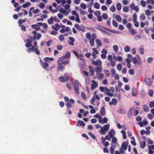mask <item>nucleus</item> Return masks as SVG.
I'll use <instances>...</instances> for the list:
<instances>
[{
    "instance_id": "obj_1",
    "label": "nucleus",
    "mask_w": 154,
    "mask_h": 154,
    "mask_svg": "<svg viewBox=\"0 0 154 154\" xmlns=\"http://www.w3.org/2000/svg\"><path fill=\"white\" fill-rule=\"evenodd\" d=\"M110 127V125L107 124L100 127V130L99 132L102 135H105L109 130Z\"/></svg>"
},
{
    "instance_id": "obj_2",
    "label": "nucleus",
    "mask_w": 154,
    "mask_h": 154,
    "mask_svg": "<svg viewBox=\"0 0 154 154\" xmlns=\"http://www.w3.org/2000/svg\"><path fill=\"white\" fill-rule=\"evenodd\" d=\"M30 47H31V48H29L26 50L28 52L30 53L31 51L32 52H34L37 55H39L40 54V52L38 50V47H37L35 48V47L33 45L30 46Z\"/></svg>"
},
{
    "instance_id": "obj_3",
    "label": "nucleus",
    "mask_w": 154,
    "mask_h": 154,
    "mask_svg": "<svg viewBox=\"0 0 154 154\" xmlns=\"http://www.w3.org/2000/svg\"><path fill=\"white\" fill-rule=\"evenodd\" d=\"M128 143L126 142H123L121 146V147L119 148V151L120 153H124L125 151L126 150Z\"/></svg>"
},
{
    "instance_id": "obj_4",
    "label": "nucleus",
    "mask_w": 154,
    "mask_h": 154,
    "mask_svg": "<svg viewBox=\"0 0 154 154\" xmlns=\"http://www.w3.org/2000/svg\"><path fill=\"white\" fill-rule=\"evenodd\" d=\"M75 93L77 94H79V83L77 80H75L73 83Z\"/></svg>"
},
{
    "instance_id": "obj_5",
    "label": "nucleus",
    "mask_w": 154,
    "mask_h": 154,
    "mask_svg": "<svg viewBox=\"0 0 154 154\" xmlns=\"http://www.w3.org/2000/svg\"><path fill=\"white\" fill-rule=\"evenodd\" d=\"M136 56L137 57L138 60H137V59L136 57H133L132 58V62L134 64L137 63L139 65L141 63V58L138 55H137Z\"/></svg>"
},
{
    "instance_id": "obj_6",
    "label": "nucleus",
    "mask_w": 154,
    "mask_h": 154,
    "mask_svg": "<svg viewBox=\"0 0 154 154\" xmlns=\"http://www.w3.org/2000/svg\"><path fill=\"white\" fill-rule=\"evenodd\" d=\"M96 38L97 36L95 34L93 33L92 35L91 38L90 39L89 41L90 45L91 46H94V40Z\"/></svg>"
},
{
    "instance_id": "obj_7",
    "label": "nucleus",
    "mask_w": 154,
    "mask_h": 154,
    "mask_svg": "<svg viewBox=\"0 0 154 154\" xmlns=\"http://www.w3.org/2000/svg\"><path fill=\"white\" fill-rule=\"evenodd\" d=\"M92 64L96 66H100L102 65V62L100 60L98 59L97 60L95 61L93 59H91Z\"/></svg>"
},
{
    "instance_id": "obj_8",
    "label": "nucleus",
    "mask_w": 154,
    "mask_h": 154,
    "mask_svg": "<svg viewBox=\"0 0 154 154\" xmlns=\"http://www.w3.org/2000/svg\"><path fill=\"white\" fill-rule=\"evenodd\" d=\"M91 82L92 83L91 84V90H93L98 87V83L97 82L94 80H92Z\"/></svg>"
},
{
    "instance_id": "obj_9",
    "label": "nucleus",
    "mask_w": 154,
    "mask_h": 154,
    "mask_svg": "<svg viewBox=\"0 0 154 154\" xmlns=\"http://www.w3.org/2000/svg\"><path fill=\"white\" fill-rule=\"evenodd\" d=\"M130 6L131 7V10H135L136 12L138 11L139 8L137 6L135 5L134 3H131L130 5Z\"/></svg>"
},
{
    "instance_id": "obj_10",
    "label": "nucleus",
    "mask_w": 154,
    "mask_h": 154,
    "mask_svg": "<svg viewBox=\"0 0 154 154\" xmlns=\"http://www.w3.org/2000/svg\"><path fill=\"white\" fill-rule=\"evenodd\" d=\"M75 103L74 100L73 99H71L70 100L69 102H68L67 103L66 106L68 108H71L72 105H73Z\"/></svg>"
},
{
    "instance_id": "obj_11",
    "label": "nucleus",
    "mask_w": 154,
    "mask_h": 154,
    "mask_svg": "<svg viewBox=\"0 0 154 154\" xmlns=\"http://www.w3.org/2000/svg\"><path fill=\"white\" fill-rule=\"evenodd\" d=\"M92 51L93 52H92V55L94 59H96L97 57L96 54H98V52L96 48H93L92 49Z\"/></svg>"
},
{
    "instance_id": "obj_12",
    "label": "nucleus",
    "mask_w": 154,
    "mask_h": 154,
    "mask_svg": "<svg viewBox=\"0 0 154 154\" xmlns=\"http://www.w3.org/2000/svg\"><path fill=\"white\" fill-rule=\"evenodd\" d=\"M57 65L58 71H63L64 69V67L63 66L61 62H59V61H58Z\"/></svg>"
},
{
    "instance_id": "obj_13",
    "label": "nucleus",
    "mask_w": 154,
    "mask_h": 154,
    "mask_svg": "<svg viewBox=\"0 0 154 154\" xmlns=\"http://www.w3.org/2000/svg\"><path fill=\"white\" fill-rule=\"evenodd\" d=\"M40 64L42 66L45 70H47V68L49 66L48 64L45 62L44 63L42 62V60L40 59Z\"/></svg>"
},
{
    "instance_id": "obj_14",
    "label": "nucleus",
    "mask_w": 154,
    "mask_h": 154,
    "mask_svg": "<svg viewBox=\"0 0 154 154\" xmlns=\"http://www.w3.org/2000/svg\"><path fill=\"white\" fill-rule=\"evenodd\" d=\"M74 26L77 29L79 30H80L83 32L85 31V29L83 27L82 25L79 26L78 24H75Z\"/></svg>"
},
{
    "instance_id": "obj_15",
    "label": "nucleus",
    "mask_w": 154,
    "mask_h": 154,
    "mask_svg": "<svg viewBox=\"0 0 154 154\" xmlns=\"http://www.w3.org/2000/svg\"><path fill=\"white\" fill-rule=\"evenodd\" d=\"M32 42V41L31 40L28 38L27 39L26 41L25 40V42H27V43L25 44V46L27 48H29L30 47V46L32 45L31 44Z\"/></svg>"
},
{
    "instance_id": "obj_16",
    "label": "nucleus",
    "mask_w": 154,
    "mask_h": 154,
    "mask_svg": "<svg viewBox=\"0 0 154 154\" xmlns=\"http://www.w3.org/2000/svg\"><path fill=\"white\" fill-rule=\"evenodd\" d=\"M144 81L148 85H151L152 84V81L150 78H146L144 79Z\"/></svg>"
},
{
    "instance_id": "obj_17",
    "label": "nucleus",
    "mask_w": 154,
    "mask_h": 154,
    "mask_svg": "<svg viewBox=\"0 0 154 154\" xmlns=\"http://www.w3.org/2000/svg\"><path fill=\"white\" fill-rule=\"evenodd\" d=\"M59 11L60 13H62L65 15L66 16L69 13L70 11V10L69 11H66L63 8H61L59 10Z\"/></svg>"
},
{
    "instance_id": "obj_18",
    "label": "nucleus",
    "mask_w": 154,
    "mask_h": 154,
    "mask_svg": "<svg viewBox=\"0 0 154 154\" xmlns=\"http://www.w3.org/2000/svg\"><path fill=\"white\" fill-rule=\"evenodd\" d=\"M99 89L100 91L102 92L105 91L109 92L110 91V90L106 87H103L100 86L99 87Z\"/></svg>"
},
{
    "instance_id": "obj_19",
    "label": "nucleus",
    "mask_w": 154,
    "mask_h": 154,
    "mask_svg": "<svg viewBox=\"0 0 154 154\" xmlns=\"http://www.w3.org/2000/svg\"><path fill=\"white\" fill-rule=\"evenodd\" d=\"M99 122L100 123L102 124H104V123H106L107 122L108 119L106 117L104 118L103 119H102L101 118L99 120Z\"/></svg>"
},
{
    "instance_id": "obj_20",
    "label": "nucleus",
    "mask_w": 154,
    "mask_h": 154,
    "mask_svg": "<svg viewBox=\"0 0 154 154\" xmlns=\"http://www.w3.org/2000/svg\"><path fill=\"white\" fill-rule=\"evenodd\" d=\"M116 134V131L113 129L110 130L108 132V134L111 136V137H114L113 136Z\"/></svg>"
},
{
    "instance_id": "obj_21",
    "label": "nucleus",
    "mask_w": 154,
    "mask_h": 154,
    "mask_svg": "<svg viewBox=\"0 0 154 154\" xmlns=\"http://www.w3.org/2000/svg\"><path fill=\"white\" fill-rule=\"evenodd\" d=\"M102 68L100 66H97L96 67L95 69V72L97 74H99L100 72H102Z\"/></svg>"
},
{
    "instance_id": "obj_22",
    "label": "nucleus",
    "mask_w": 154,
    "mask_h": 154,
    "mask_svg": "<svg viewBox=\"0 0 154 154\" xmlns=\"http://www.w3.org/2000/svg\"><path fill=\"white\" fill-rule=\"evenodd\" d=\"M52 28L55 30L57 31L60 29V26L58 24H56L55 25L52 26Z\"/></svg>"
},
{
    "instance_id": "obj_23",
    "label": "nucleus",
    "mask_w": 154,
    "mask_h": 154,
    "mask_svg": "<svg viewBox=\"0 0 154 154\" xmlns=\"http://www.w3.org/2000/svg\"><path fill=\"white\" fill-rule=\"evenodd\" d=\"M98 29L100 30L101 33L103 34L107 35L108 36H110L111 34L109 32L99 28H98Z\"/></svg>"
},
{
    "instance_id": "obj_24",
    "label": "nucleus",
    "mask_w": 154,
    "mask_h": 154,
    "mask_svg": "<svg viewBox=\"0 0 154 154\" xmlns=\"http://www.w3.org/2000/svg\"><path fill=\"white\" fill-rule=\"evenodd\" d=\"M41 34L39 33L37 34L36 35H35L34 36L33 40H39L41 38Z\"/></svg>"
},
{
    "instance_id": "obj_25",
    "label": "nucleus",
    "mask_w": 154,
    "mask_h": 154,
    "mask_svg": "<svg viewBox=\"0 0 154 154\" xmlns=\"http://www.w3.org/2000/svg\"><path fill=\"white\" fill-rule=\"evenodd\" d=\"M85 125V124L82 121H79L76 124L77 126H82L84 127Z\"/></svg>"
},
{
    "instance_id": "obj_26",
    "label": "nucleus",
    "mask_w": 154,
    "mask_h": 154,
    "mask_svg": "<svg viewBox=\"0 0 154 154\" xmlns=\"http://www.w3.org/2000/svg\"><path fill=\"white\" fill-rule=\"evenodd\" d=\"M117 103V100L116 98H113L111 101L109 102V104L111 105H116Z\"/></svg>"
},
{
    "instance_id": "obj_27",
    "label": "nucleus",
    "mask_w": 154,
    "mask_h": 154,
    "mask_svg": "<svg viewBox=\"0 0 154 154\" xmlns=\"http://www.w3.org/2000/svg\"><path fill=\"white\" fill-rule=\"evenodd\" d=\"M97 74V75L96 76V77L98 80H100L103 78L104 75L103 73H99Z\"/></svg>"
},
{
    "instance_id": "obj_28",
    "label": "nucleus",
    "mask_w": 154,
    "mask_h": 154,
    "mask_svg": "<svg viewBox=\"0 0 154 154\" xmlns=\"http://www.w3.org/2000/svg\"><path fill=\"white\" fill-rule=\"evenodd\" d=\"M133 109H130L128 112V116L129 118H131L133 114Z\"/></svg>"
},
{
    "instance_id": "obj_29",
    "label": "nucleus",
    "mask_w": 154,
    "mask_h": 154,
    "mask_svg": "<svg viewBox=\"0 0 154 154\" xmlns=\"http://www.w3.org/2000/svg\"><path fill=\"white\" fill-rule=\"evenodd\" d=\"M100 113L102 116H104L106 114V111L104 106H103L101 108Z\"/></svg>"
},
{
    "instance_id": "obj_30",
    "label": "nucleus",
    "mask_w": 154,
    "mask_h": 154,
    "mask_svg": "<svg viewBox=\"0 0 154 154\" xmlns=\"http://www.w3.org/2000/svg\"><path fill=\"white\" fill-rule=\"evenodd\" d=\"M69 39L71 41V42H69L68 41L70 45H74V42H75V39L74 38L72 37H69Z\"/></svg>"
},
{
    "instance_id": "obj_31",
    "label": "nucleus",
    "mask_w": 154,
    "mask_h": 154,
    "mask_svg": "<svg viewBox=\"0 0 154 154\" xmlns=\"http://www.w3.org/2000/svg\"><path fill=\"white\" fill-rule=\"evenodd\" d=\"M132 95L133 96H136L137 95V91L135 88L134 87L133 88L132 90Z\"/></svg>"
},
{
    "instance_id": "obj_32",
    "label": "nucleus",
    "mask_w": 154,
    "mask_h": 154,
    "mask_svg": "<svg viewBox=\"0 0 154 154\" xmlns=\"http://www.w3.org/2000/svg\"><path fill=\"white\" fill-rule=\"evenodd\" d=\"M139 51L140 54L142 55L144 53V47L143 45H140L139 48Z\"/></svg>"
},
{
    "instance_id": "obj_33",
    "label": "nucleus",
    "mask_w": 154,
    "mask_h": 154,
    "mask_svg": "<svg viewBox=\"0 0 154 154\" xmlns=\"http://www.w3.org/2000/svg\"><path fill=\"white\" fill-rule=\"evenodd\" d=\"M31 27L33 29H35L36 31H38L40 29V28L37 26L36 24L32 25Z\"/></svg>"
},
{
    "instance_id": "obj_34",
    "label": "nucleus",
    "mask_w": 154,
    "mask_h": 154,
    "mask_svg": "<svg viewBox=\"0 0 154 154\" xmlns=\"http://www.w3.org/2000/svg\"><path fill=\"white\" fill-rule=\"evenodd\" d=\"M48 23L50 24H52L54 23V19L53 17H52L50 18L48 20Z\"/></svg>"
},
{
    "instance_id": "obj_35",
    "label": "nucleus",
    "mask_w": 154,
    "mask_h": 154,
    "mask_svg": "<svg viewBox=\"0 0 154 154\" xmlns=\"http://www.w3.org/2000/svg\"><path fill=\"white\" fill-rule=\"evenodd\" d=\"M143 108L145 112H148L149 111L148 107L146 105H143Z\"/></svg>"
},
{
    "instance_id": "obj_36",
    "label": "nucleus",
    "mask_w": 154,
    "mask_h": 154,
    "mask_svg": "<svg viewBox=\"0 0 154 154\" xmlns=\"http://www.w3.org/2000/svg\"><path fill=\"white\" fill-rule=\"evenodd\" d=\"M129 32L132 34L134 35L137 33V32L132 28H130L129 30Z\"/></svg>"
},
{
    "instance_id": "obj_37",
    "label": "nucleus",
    "mask_w": 154,
    "mask_h": 154,
    "mask_svg": "<svg viewBox=\"0 0 154 154\" xmlns=\"http://www.w3.org/2000/svg\"><path fill=\"white\" fill-rule=\"evenodd\" d=\"M96 44L99 47L101 46L102 45L101 41L98 39H97L96 41Z\"/></svg>"
},
{
    "instance_id": "obj_38",
    "label": "nucleus",
    "mask_w": 154,
    "mask_h": 154,
    "mask_svg": "<svg viewBox=\"0 0 154 154\" xmlns=\"http://www.w3.org/2000/svg\"><path fill=\"white\" fill-rule=\"evenodd\" d=\"M31 5V3L29 2H27L25 4H23L22 6L24 8H25Z\"/></svg>"
},
{
    "instance_id": "obj_39",
    "label": "nucleus",
    "mask_w": 154,
    "mask_h": 154,
    "mask_svg": "<svg viewBox=\"0 0 154 154\" xmlns=\"http://www.w3.org/2000/svg\"><path fill=\"white\" fill-rule=\"evenodd\" d=\"M146 145V142L145 141H142L140 143V147L142 148H144Z\"/></svg>"
},
{
    "instance_id": "obj_40",
    "label": "nucleus",
    "mask_w": 154,
    "mask_h": 154,
    "mask_svg": "<svg viewBox=\"0 0 154 154\" xmlns=\"http://www.w3.org/2000/svg\"><path fill=\"white\" fill-rule=\"evenodd\" d=\"M112 140L111 142L112 143H117V140L116 137H112Z\"/></svg>"
},
{
    "instance_id": "obj_41",
    "label": "nucleus",
    "mask_w": 154,
    "mask_h": 154,
    "mask_svg": "<svg viewBox=\"0 0 154 154\" xmlns=\"http://www.w3.org/2000/svg\"><path fill=\"white\" fill-rule=\"evenodd\" d=\"M89 67H90V72L91 73V76H92L94 74V71L91 67L89 66Z\"/></svg>"
},
{
    "instance_id": "obj_42",
    "label": "nucleus",
    "mask_w": 154,
    "mask_h": 154,
    "mask_svg": "<svg viewBox=\"0 0 154 154\" xmlns=\"http://www.w3.org/2000/svg\"><path fill=\"white\" fill-rule=\"evenodd\" d=\"M95 97L94 96H93V97L91 98V99L90 100V102H91V103L92 104H93L94 105H95V104L94 103V102H95Z\"/></svg>"
},
{
    "instance_id": "obj_43",
    "label": "nucleus",
    "mask_w": 154,
    "mask_h": 154,
    "mask_svg": "<svg viewBox=\"0 0 154 154\" xmlns=\"http://www.w3.org/2000/svg\"><path fill=\"white\" fill-rule=\"evenodd\" d=\"M121 133L122 134L123 138L124 139H126V132L124 130H122L121 131Z\"/></svg>"
},
{
    "instance_id": "obj_44",
    "label": "nucleus",
    "mask_w": 154,
    "mask_h": 154,
    "mask_svg": "<svg viewBox=\"0 0 154 154\" xmlns=\"http://www.w3.org/2000/svg\"><path fill=\"white\" fill-rule=\"evenodd\" d=\"M54 60V59L52 57H47L45 58V60L46 62H48L49 61H53Z\"/></svg>"
},
{
    "instance_id": "obj_45",
    "label": "nucleus",
    "mask_w": 154,
    "mask_h": 154,
    "mask_svg": "<svg viewBox=\"0 0 154 154\" xmlns=\"http://www.w3.org/2000/svg\"><path fill=\"white\" fill-rule=\"evenodd\" d=\"M140 20H143L146 19V17L144 14H141L140 16Z\"/></svg>"
},
{
    "instance_id": "obj_46",
    "label": "nucleus",
    "mask_w": 154,
    "mask_h": 154,
    "mask_svg": "<svg viewBox=\"0 0 154 154\" xmlns=\"http://www.w3.org/2000/svg\"><path fill=\"white\" fill-rule=\"evenodd\" d=\"M124 50L126 52H128L130 51V48L128 46H126L125 47Z\"/></svg>"
},
{
    "instance_id": "obj_47",
    "label": "nucleus",
    "mask_w": 154,
    "mask_h": 154,
    "mask_svg": "<svg viewBox=\"0 0 154 154\" xmlns=\"http://www.w3.org/2000/svg\"><path fill=\"white\" fill-rule=\"evenodd\" d=\"M116 20L119 21L121 22L122 21V19L120 16L119 15H116L115 17Z\"/></svg>"
},
{
    "instance_id": "obj_48",
    "label": "nucleus",
    "mask_w": 154,
    "mask_h": 154,
    "mask_svg": "<svg viewBox=\"0 0 154 154\" xmlns=\"http://www.w3.org/2000/svg\"><path fill=\"white\" fill-rule=\"evenodd\" d=\"M26 19L19 20L18 21V24L19 25V26H20V24L25 22L26 21Z\"/></svg>"
},
{
    "instance_id": "obj_49",
    "label": "nucleus",
    "mask_w": 154,
    "mask_h": 154,
    "mask_svg": "<svg viewBox=\"0 0 154 154\" xmlns=\"http://www.w3.org/2000/svg\"><path fill=\"white\" fill-rule=\"evenodd\" d=\"M104 71L105 73L106 76V77H108L109 76V75H110V74L109 73V70L106 69V70H104Z\"/></svg>"
},
{
    "instance_id": "obj_50",
    "label": "nucleus",
    "mask_w": 154,
    "mask_h": 154,
    "mask_svg": "<svg viewBox=\"0 0 154 154\" xmlns=\"http://www.w3.org/2000/svg\"><path fill=\"white\" fill-rule=\"evenodd\" d=\"M113 50L115 52L118 51V46L116 45H114L113 46Z\"/></svg>"
},
{
    "instance_id": "obj_51",
    "label": "nucleus",
    "mask_w": 154,
    "mask_h": 154,
    "mask_svg": "<svg viewBox=\"0 0 154 154\" xmlns=\"http://www.w3.org/2000/svg\"><path fill=\"white\" fill-rule=\"evenodd\" d=\"M66 58H67L66 57V56L65 55H64L61 57H59L58 61H59V62H61V61H62V60H64Z\"/></svg>"
},
{
    "instance_id": "obj_52",
    "label": "nucleus",
    "mask_w": 154,
    "mask_h": 154,
    "mask_svg": "<svg viewBox=\"0 0 154 154\" xmlns=\"http://www.w3.org/2000/svg\"><path fill=\"white\" fill-rule=\"evenodd\" d=\"M112 24L113 26L115 27H117L118 26V24L115 20H113L112 21Z\"/></svg>"
},
{
    "instance_id": "obj_53",
    "label": "nucleus",
    "mask_w": 154,
    "mask_h": 154,
    "mask_svg": "<svg viewBox=\"0 0 154 154\" xmlns=\"http://www.w3.org/2000/svg\"><path fill=\"white\" fill-rule=\"evenodd\" d=\"M110 72L112 76H114V75L116 74V71L115 69L113 68L111 69Z\"/></svg>"
},
{
    "instance_id": "obj_54",
    "label": "nucleus",
    "mask_w": 154,
    "mask_h": 154,
    "mask_svg": "<svg viewBox=\"0 0 154 154\" xmlns=\"http://www.w3.org/2000/svg\"><path fill=\"white\" fill-rule=\"evenodd\" d=\"M110 9L112 12H114L116 10V8L114 5H113L112 6H111L110 8Z\"/></svg>"
},
{
    "instance_id": "obj_55",
    "label": "nucleus",
    "mask_w": 154,
    "mask_h": 154,
    "mask_svg": "<svg viewBox=\"0 0 154 154\" xmlns=\"http://www.w3.org/2000/svg\"><path fill=\"white\" fill-rule=\"evenodd\" d=\"M94 7L96 9H98L100 7V4L98 2H96L94 4Z\"/></svg>"
},
{
    "instance_id": "obj_56",
    "label": "nucleus",
    "mask_w": 154,
    "mask_h": 154,
    "mask_svg": "<svg viewBox=\"0 0 154 154\" xmlns=\"http://www.w3.org/2000/svg\"><path fill=\"white\" fill-rule=\"evenodd\" d=\"M86 38L89 39H90L91 38V36L89 32L87 33L86 34Z\"/></svg>"
},
{
    "instance_id": "obj_57",
    "label": "nucleus",
    "mask_w": 154,
    "mask_h": 154,
    "mask_svg": "<svg viewBox=\"0 0 154 154\" xmlns=\"http://www.w3.org/2000/svg\"><path fill=\"white\" fill-rule=\"evenodd\" d=\"M59 39L60 41L62 42L64 40V38L63 35H60L59 37Z\"/></svg>"
},
{
    "instance_id": "obj_58",
    "label": "nucleus",
    "mask_w": 154,
    "mask_h": 154,
    "mask_svg": "<svg viewBox=\"0 0 154 154\" xmlns=\"http://www.w3.org/2000/svg\"><path fill=\"white\" fill-rule=\"evenodd\" d=\"M116 8L118 11H120L121 9L122 8L121 4L119 3H118L117 4Z\"/></svg>"
},
{
    "instance_id": "obj_59",
    "label": "nucleus",
    "mask_w": 154,
    "mask_h": 154,
    "mask_svg": "<svg viewBox=\"0 0 154 154\" xmlns=\"http://www.w3.org/2000/svg\"><path fill=\"white\" fill-rule=\"evenodd\" d=\"M122 66L121 64L120 63L118 64L117 66V69L119 71H120L122 68Z\"/></svg>"
},
{
    "instance_id": "obj_60",
    "label": "nucleus",
    "mask_w": 154,
    "mask_h": 154,
    "mask_svg": "<svg viewBox=\"0 0 154 154\" xmlns=\"http://www.w3.org/2000/svg\"><path fill=\"white\" fill-rule=\"evenodd\" d=\"M133 21L137 20V15L136 13H134L133 16Z\"/></svg>"
},
{
    "instance_id": "obj_61",
    "label": "nucleus",
    "mask_w": 154,
    "mask_h": 154,
    "mask_svg": "<svg viewBox=\"0 0 154 154\" xmlns=\"http://www.w3.org/2000/svg\"><path fill=\"white\" fill-rule=\"evenodd\" d=\"M153 60V59L152 57H150L147 58V61L148 63H150Z\"/></svg>"
},
{
    "instance_id": "obj_62",
    "label": "nucleus",
    "mask_w": 154,
    "mask_h": 154,
    "mask_svg": "<svg viewBox=\"0 0 154 154\" xmlns=\"http://www.w3.org/2000/svg\"><path fill=\"white\" fill-rule=\"evenodd\" d=\"M59 80L63 82H64L66 81L64 77L63 76H60L59 78Z\"/></svg>"
},
{
    "instance_id": "obj_63",
    "label": "nucleus",
    "mask_w": 154,
    "mask_h": 154,
    "mask_svg": "<svg viewBox=\"0 0 154 154\" xmlns=\"http://www.w3.org/2000/svg\"><path fill=\"white\" fill-rule=\"evenodd\" d=\"M76 17L75 21L78 23H80L81 22V21L80 20L79 14H77Z\"/></svg>"
},
{
    "instance_id": "obj_64",
    "label": "nucleus",
    "mask_w": 154,
    "mask_h": 154,
    "mask_svg": "<svg viewBox=\"0 0 154 154\" xmlns=\"http://www.w3.org/2000/svg\"><path fill=\"white\" fill-rule=\"evenodd\" d=\"M149 106L150 108L154 107V102L151 101L149 104Z\"/></svg>"
}]
</instances>
